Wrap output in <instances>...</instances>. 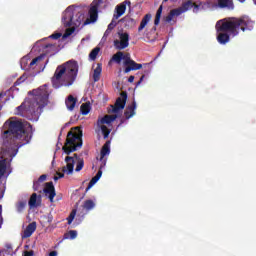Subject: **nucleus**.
<instances>
[{"label":"nucleus","mask_w":256,"mask_h":256,"mask_svg":"<svg viewBox=\"0 0 256 256\" xmlns=\"http://www.w3.org/2000/svg\"><path fill=\"white\" fill-rule=\"evenodd\" d=\"M65 161H66L67 165L62 168V171H63V173H67V175H71V173H73V169L75 167V159L71 156H67L65 158Z\"/></svg>","instance_id":"14"},{"label":"nucleus","mask_w":256,"mask_h":256,"mask_svg":"<svg viewBox=\"0 0 256 256\" xmlns=\"http://www.w3.org/2000/svg\"><path fill=\"white\" fill-rule=\"evenodd\" d=\"M193 13H199V5L198 4H196V3H193Z\"/></svg>","instance_id":"49"},{"label":"nucleus","mask_w":256,"mask_h":256,"mask_svg":"<svg viewBox=\"0 0 256 256\" xmlns=\"http://www.w3.org/2000/svg\"><path fill=\"white\" fill-rule=\"evenodd\" d=\"M124 67V73H131V71H139V69H143V65L135 62L134 60L130 61Z\"/></svg>","instance_id":"15"},{"label":"nucleus","mask_w":256,"mask_h":256,"mask_svg":"<svg viewBox=\"0 0 256 256\" xmlns=\"http://www.w3.org/2000/svg\"><path fill=\"white\" fill-rule=\"evenodd\" d=\"M145 79V75H142L141 78H140V82L143 83V80Z\"/></svg>","instance_id":"57"},{"label":"nucleus","mask_w":256,"mask_h":256,"mask_svg":"<svg viewBox=\"0 0 256 256\" xmlns=\"http://www.w3.org/2000/svg\"><path fill=\"white\" fill-rule=\"evenodd\" d=\"M25 207H27V200H20L16 203V211L17 213H23L25 211Z\"/></svg>","instance_id":"25"},{"label":"nucleus","mask_w":256,"mask_h":256,"mask_svg":"<svg viewBox=\"0 0 256 256\" xmlns=\"http://www.w3.org/2000/svg\"><path fill=\"white\" fill-rule=\"evenodd\" d=\"M75 215H77V210H72L69 216L67 217L68 225H71L73 223V220L75 219Z\"/></svg>","instance_id":"37"},{"label":"nucleus","mask_w":256,"mask_h":256,"mask_svg":"<svg viewBox=\"0 0 256 256\" xmlns=\"http://www.w3.org/2000/svg\"><path fill=\"white\" fill-rule=\"evenodd\" d=\"M37 181H39V183H43L44 181H47V175H45V174L41 175V176L38 178Z\"/></svg>","instance_id":"47"},{"label":"nucleus","mask_w":256,"mask_h":256,"mask_svg":"<svg viewBox=\"0 0 256 256\" xmlns=\"http://www.w3.org/2000/svg\"><path fill=\"white\" fill-rule=\"evenodd\" d=\"M118 35L120 40H114V47L115 49H118V51H123V49L129 47V33L119 32Z\"/></svg>","instance_id":"9"},{"label":"nucleus","mask_w":256,"mask_h":256,"mask_svg":"<svg viewBox=\"0 0 256 256\" xmlns=\"http://www.w3.org/2000/svg\"><path fill=\"white\" fill-rule=\"evenodd\" d=\"M104 0H99V3H103Z\"/></svg>","instance_id":"61"},{"label":"nucleus","mask_w":256,"mask_h":256,"mask_svg":"<svg viewBox=\"0 0 256 256\" xmlns=\"http://www.w3.org/2000/svg\"><path fill=\"white\" fill-rule=\"evenodd\" d=\"M102 71H103V67H102L101 63H98L97 67L94 69V73H93L94 83H97V81H99V79H101Z\"/></svg>","instance_id":"22"},{"label":"nucleus","mask_w":256,"mask_h":256,"mask_svg":"<svg viewBox=\"0 0 256 256\" xmlns=\"http://www.w3.org/2000/svg\"><path fill=\"white\" fill-rule=\"evenodd\" d=\"M255 22H253L249 17L242 16L240 18H228V20L219 24H216V30L218 32L217 41L220 45H227L230 40V36L227 33H230L232 37H237L240 31H253Z\"/></svg>","instance_id":"2"},{"label":"nucleus","mask_w":256,"mask_h":256,"mask_svg":"<svg viewBox=\"0 0 256 256\" xmlns=\"http://www.w3.org/2000/svg\"><path fill=\"white\" fill-rule=\"evenodd\" d=\"M35 231H37V223L32 222L24 230V233L22 236L23 239H29V237H31V235H33L35 233Z\"/></svg>","instance_id":"16"},{"label":"nucleus","mask_w":256,"mask_h":256,"mask_svg":"<svg viewBox=\"0 0 256 256\" xmlns=\"http://www.w3.org/2000/svg\"><path fill=\"white\" fill-rule=\"evenodd\" d=\"M64 239H77V230H70L64 234Z\"/></svg>","instance_id":"34"},{"label":"nucleus","mask_w":256,"mask_h":256,"mask_svg":"<svg viewBox=\"0 0 256 256\" xmlns=\"http://www.w3.org/2000/svg\"><path fill=\"white\" fill-rule=\"evenodd\" d=\"M122 60H123L124 66L129 65V62L133 61V59H131V54H129V53L125 54L123 52H122Z\"/></svg>","instance_id":"35"},{"label":"nucleus","mask_w":256,"mask_h":256,"mask_svg":"<svg viewBox=\"0 0 256 256\" xmlns=\"http://www.w3.org/2000/svg\"><path fill=\"white\" fill-rule=\"evenodd\" d=\"M239 3H245L246 0H238Z\"/></svg>","instance_id":"58"},{"label":"nucleus","mask_w":256,"mask_h":256,"mask_svg":"<svg viewBox=\"0 0 256 256\" xmlns=\"http://www.w3.org/2000/svg\"><path fill=\"white\" fill-rule=\"evenodd\" d=\"M47 221H48V223H53V215L52 214L48 215Z\"/></svg>","instance_id":"51"},{"label":"nucleus","mask_w":256,"mask_h":256,"mask_svg":"<svg viewBox=\"0 0 256 256\" xmlns=\"http://www.w3.org/2000/svg\"><path fill=\"white\" fill-rule=\"evenodd\" d=\"M127 5L131 6L130 0H125L116 6V14H114V19H119L122 15H125V11H127Z\"/></svg>","instance_id":"12"},{"label":"nucleus","mask_w":256,"mask_h":256,"mask_svg":"<svg viewBox=\"0 0 256 256\" xmlns=\"http://www.w3.org/2000/svg\"><path fill=\"white\" fill-rule=\"evenodd\" d=\"M4 191L0 188V199H3Z\"/></svg>","instance_id":"56"},{"label":"nucleus","mask_w":256,"mask_h":256,"mask_svg":"<svg viewBox=\"0 0 256 256\" xmlns=\"http://www.w3.org/2000/svg\"><path fill=\"white\" fill-rule=\"evenodd\" d=\"M2 253L6 255H15V251H13V245L10 243L5 244V248L2 250Z\"/></svg>","instance_id":"32"},{"label":"nucleus","mask_w":256,"mask_h":256,"mask_svg":"<svg viewBox=\"0 0 256 256\" xmlns=\"http://www.w3.org/2000/svg\"><path fill=\"white\" fill-rule=\"evenodd\" d=\"M2 151L0 152V179L7 171V165H11L13 157L19 153V147L27 145L31 141L29 132L21 121H11L8 130L2 134Z\"/></svg>","instance_id":"1"},{"label":"nucleus","mask_w":256,"mask_h":256,"mask_svg":"<svg viewBox=\"0 0 256 256\" xmlns=\"http://www.w3.org/2000/svg\"><path fill=\"white\" fill-rule=\"evenodd\" d=\"M81 147H83V130L80 127H74L68 132L62 150L66 155H71V153H75Z\"/></svg>","instance_id":"5"},{"label":"nucleus","mask_w":256,"mask_h":256,"mask_svg":"<svg viewBox=\"0 0 256 256\" xmlns=\"http://www.w3.org/2000/svg\"><path fill=\"white\" fill-rule=\"evenodd\" d=\"M98 127L101 129L104 139H108L111 134V129L107 128L104 124L98 125Z\"/></svg>","instance_id":"28"},{"label":"nucleus","mask_w":256,"mask_h":256,"mask_svg":"<svg viewBox=\"0 0 256 256\" xmlns=\"http://www.w3.org/2000/svg\"><path fill=\"white\" fill-rule=\"evenodd\" d=\"M90 111H91V103L86 102L80 106V112L82 115H89Z\"/></svg>","instance_id":"24"},{"label":"nucleus","mask_w":256,"mask_h":256,"mask_svg":"<svg viewBox=\"0 0 256 256\" xmlns=\"http://www.w3.org/2000/svg\"><path fill=\"white\" fill-rule=\"evenodd\" d=\"M30 94L34 95V99L26 101L17 107V110L20 111V113H18L19 115H23L21 113L24 112L33 115L49 103V90L47 89V84L32 90Z\"/></svg>","instance_id":"4"},{"label":"nucleus","mask_w":256,"mask_h":256,"mask_svg":"<svg viewBox=\"0 0 256 256\" xmlns=\"http://www.w3.org/2000/svg\"><path fill=\"white\" fill-rule=\"evenodd\" d=\"M27 79V77L25 76H21L19 79H17V81L14 83V85H21V83H23L25 80Z\"/></svg>","instance_id":"42"},{"label":"nucleus","mask_w":256,"mask_h":256,"mask_svg":"<svg viewBox=\"0 0 256 256\" xmlns=\"http://www.w3.org/2000/svg\"><path fill=\"white\" fill-rule=\"evenodd\" d=\"M43 52L45 53V55L53 57V55L57 53V46L55 44H47L44 46Z\"/></svg>","instance_id":"21"},{"label":"nucleus","mask_w":256,"mask_h":256,"mask_svg":"<svg viewBox=\"0 0 256 256\" xmlns=\"http://www.w3.org/2000/svg\"><path fill=\"white\" fill-rule=\"evenodd\" d=\"M28 205L30 209H33V207H37V193H33L28 201Z\"/></svg>","instance_id":"31"},{"label":"nucleus","mask_w":256,"mask_h":256,"mask_svg":"<svg viewBox=\"0 0 256 256\" xmlns=\"http://www.w3.org/2000/svg\"><path fill=\"white\" fill-rule=\"evenodd\" d=\"M111 31L112 30H109V28H107V30L104 33V37H109V35H111Z\"/></svg>","instance_id":"52"},{"label":"nucleus","mask_w":256,"mask_h":256,"mask_svg":"<svg viewBox=\"0 0 256 256\" xmlns=\"http://www.w3.org/2000/svg\"><path fill=\"white\" fill-rule=\"evenodd\" d=\"M99 51H101V48L95 47L89 54V59L91 61H95L97 59V55H99Z\"/></svg>","instance_id":"33"},{"label":"nucleus","mask_w":256,"mask_h":256,"mask_svg":"<svg viewBox=\"0 0 256 256\" xmlns=\"http://www.w3.org/2000/svg\"><path fill=\"white\" fill-rule=\"evenodd\" d=\"M41 59H43V56H38V57L34 58L30 62L29 66H28V69H31V67H33V65H37L38 61H41Z\"/></svg>","instance_id":"39"},{"label":"nucleus","mask_w":256,"mask_h":256,"mask_svg":"<svg viewBox=\"0 0 256 256\" xmlns=\"http://www.w3.org/2000/svg\"><path fill=\"white\" fill-rule=\"evenodd\" d=\"M27 64V59L26 58H22L20 60V65L22 67V69H27V66H25Z\"/></svg>","instance_id":"45"},{"label":"nucleus","mask_w":256,"mask_h":256,"mask_svg":"<svg viewBox=\"0 0 256 256\" xmlns=\"http://www.w3.org/2000/svg\"><path fill=\"white\" fill-rule=\"evenodd\" d=\"M117 119V115H105L104 117L97 120V125H110V123H113Z\"/></svg>","instance_id":"17"},{"label":"nucleus","mask_w":256,"mask_h":256,"mask_svg":"<svg viewBox=\"0 0 256 256\" xmlns=\"http://www.w3.org/2000/svg\"><path fill=\"white\" fill-rule=\"evenodd\" d=\"M189 9H193V1L191 0L182 3V7L170 10L169 14L164 17V21L166 23H171L173 21V17H179V15H183V13H186Z\"/></svg>","instance_id":"7"},{"label":"nucleus","mask_w":256,"mask_h":256,"mask_svg":"<svg viewBox=\"0 0 256 256\" xmlns=\"http://www.w3.org/2000/svg\"><path fill=\"white\" fill-rule=\"evenodd\" d=\"M2 213H3V209H2V206H0V229L3 225V215H2Z\"/></svg>","instance_id":"50"},{"label":"nucleus","mask_w":256,"mask_h":256,"mask_svg":"<svg viewBox=\"0 0 256 256\" xmlns=\"http://www.w3.org/2000/svg\"><path fill=\"white\" fill-rule=\"evenodd\" d=\"M103 175V171L99 170L97 172V174L95 175V177H97L98 179H101V176Z\"/></svg>","instance_id":"54"},{"label":"nucleus","mask_w":256,"mask_h":256,"mask_svg":"<svg viewBox=\"0 0 256 256\" xmlns=\"http://www.w3.org/2000/svg\"><path fill=\"white\" fill-rule=\"evenodd\" d=\"M97 181H99V179H98L96 176H94V177L90 180V182H89V184H88V186H87V188H86V192L89 191V189H91V187H93V185H95V183H97Z\"/></svg>","instance_id":"38"},{"label":"nucleus","mask_w":256,"mask_h":256,"mask_svg":"<svg viewBox=\"0 0 256 256\" xmlns=\"http://www.w3.org/2000/svg\"><path fill=\"white\" fill-rule=\"evenodd\" d=\"M99 5H103V2H99V0L93 1V6L89 9V18L84 21V25H90V23H95L99 17Z\"/></svg>","instance_id":"8"},{"label":"nucleus","mask_w":256,"mask_h":256,"mask_svg":"<svg viewBox=\"0 0 256 256\" xmlns=\"http://www.w3.org/2000/svg\"><path fill=\"white\" fill-rule=\"evenodd\" d=\"M85 166V161L83 160V158H80L76 164V168L75 171L77 173H79V171H81L83 169V167Z\"/></svg>","instance_id":"36"},{"label":"nucleus","mask_w":256,"mask_h":256,"mask_svg":"<svg viewBox=\"0 0 256 256\" xmlns=\"http://www.w3.org/2000/svg\"><path fill=\"white\" fill-rule=\"evenodd\" d=\"M125 103H127V92H121L120 97L117 98L114 106H112V113H118L125 109Z\"/></svg>","instance_id":"10"},{"label":"nucleus","mask_w":256,"mask_h":256,"mask_svg":"<svg viewBox=\"0 0 256 256\" xmlns=\"http://www.w3.org/2000/svg\"><path fill=\"white\" fill-rule=\"evenodd\" d=\"M1 97H3V93H0V99H1Z\"/></svg>","instance_id":"60"},{"label":"nucleus","mask_w":256,"mask_h":256,"mask_svg":"<svg viewBox=\"0 0 256 256\" xmlns=\"http://www.w3.org/2000/svg\"><path fill=\"white\" fill-rule=\"evenodd\" d=\"M83 209H85L86 211H91V210L95 209V202L93 200L84 201Z\"/></svg>","instance_id":"29"},{"label":"nucleus","mask_w":256,"mask_h":256,"mask_svg":"<svg viewBox=\"0 0 256 256\" xmlns=\"http://www.w3.org/2000/svg\"><path fill=\"white\" fill-rule=\"evenodd\" d=\"M120 21L121 23H125L126 27H131V25H135V19L131 18L130 16H125Z\"/></svg>","instance_id":"30"},{"label":"nucleus","mask_w":256,"mask_h":256,"mask_svg":"<svg viewBox=\"0 0 256 256\" xmlns=\"http://www.w3.org/2000/svg\"><path fill=\"white\" fill-rule=\"evenodd\" d=\"M50 39H55V40L61 39V33L58 32L50 35Z\"/></svg>","instance_id":"46"},{"label":"nucleus","mask_w":256,"mask_h":256,"mask_svg":"<svg viewBox=\"0 0 256 256\" xmlns=\"http://www.w3.org/2000/svg\"><path fill=\"white\" fill-rule=\"evenodd\" d=\"M135 109H137V102L133 101L132 104L129 105L124 112L125 118L131 119V117L135 115Z\"/></svg>","instance_id":"19"},{"label":"nucleus","mask_w":256,"mask_h":256,"mask_svg":"<svg viewBox=\"0 0 256 256\" xmlns=\"http://www.w3.org/2000/svg\"><path fill=\"white\" fill-rule=\"evenodd\" d=\"M23 256H35V252L33 250L24 251Z\"/></svg>","instance_id":"48"},{"label":"nucleus","mask_w":256,"mask_h":256,"mask_svg":"<svg viewBox=\"0 0 256 256\" xmlns=\"http://www.w3.org/2000/svg\"><path fill=\"white\" fill-rule=\"evenodd\" d=\"M75 32V28H68L65 33V37H69L70 35H73Z\"/></svg>","instance_id":"43"},{"label":"nucleus","mask_w":256,"mask_h":256,"mask_svg":"<svg viewBox=\"0 0 256 256\" xmlns=\"http://www.w3.org/2000/svg\"><path fill=\"white\" fill-rule=\"evenodd\" d=\"M43 191L45 196L48 197L50 203H54L55 195H57V193L55 192L53 182L46 183Z\"/></svg>","instance_id":"11"},{"label":"nucleus","mask_w":256,"mask_h":256,"mask_svg":"<svg viewBox=\"0 0 256 256\" xmlns=\"http://www.w3.org/2000/svg\"><path fill=\"white\" fill-rule=\"evenodd\" d=\"M40 187H41V182H39L38 180L33 182L34 191H39Z\"/></svg>","instance_id":"40"},{"label":"nucleus","mask_w":256,"mask_h":256,"mask_svg":"<svg viewBox=\"0 0 256 256\" xmlns=\"http://www.w3.org/2000/svg\"><path fill=\"white\" fill-rule=\"evenodd\" d=\"M49 256H57V251H52L49 253Z\"/></svg>","instance_id":"55"},{"label":"nucleus","mask_w":256,"mask_h":256,"mask_svg":"<svg viewBox=\"0 0 256 256\" xmlns=\"http://www.w3.org/2000/svg\"><path fill=\"white\" fill-rule=\"evenodd\" d=\"M141 83H142L141 80H139V81L137 82V85H141Z\"/></svg>","instance_id":"59"},{"label":"nucleus","mask_w":256,"mask_h":256,"mask_svg":"<svg viewBox=\"0 0 256 256\" xmlns=\"http://www.w3.org/2000/svg\"><path fill=\"white\" fill-rule=\"evenodd\" d=\"M214 7L218 9H235V4H233V0H217Z\"/></svg>","instance_id":"13"},{"label":"nucleus","mask_w":256,"mask_h":256,"mask_svg":"<svg viewBox=\"0 0 256 256\" xmlns=\"http://www.w3.org/2000/svg\"><path fill=\"white\" fill-rule=\"evenodd\" d=\"M65 105L68 111H73V109H75V105H77V98L73 95H69L65 100Z\"/></svg>","instance_id":"20"},{"label":"nucleus","mask_w":256,"mask_h":256,"mask_svg":"<svg viewBox=\"0 0 256 256\" xmlns=\"http://www.w3.org/2000/svg\"><path fill=\"white\" fill-rule=\"evenodd\" d=\"M85 20V14L83 12H79L75 7L69 6L63 13L62 23L64 27H80L81 23Z\"/></svg>","instance_id":"6"},{"label":"nucleus","mask_w":256,"mask_h":256,"mask_svg":"<svg viewBox=\"0 0 256 256\" xmlns=\"http://www.w3.org/2000/svg\"><path fill=\"white\" fill-rule=\"evenodd\" d=\"M77 73H79V64L75 60H70L57 66L51 78L52 87L54 89L71 87L75 83V79H77Z\"/></svg>","instance_id":"3"},{"label":"nucleus","mask_w":256,"mask_h":256,"mask_svg":"<svg viewBox=\"0 0 256 256\" xmlns=\"http://www.w3.org/2000/svg\"><path fill=\"white\" fill-rule=\"evenodd\" d=\"M56 175L58 176L54 177V181H58L59 179H63V177H65V174L61 172H57Z\"/></svg>","instance_id":"44"},{"label":"nucleus","mask_w":256,"mask_h":256,"mask_svg":"<svg viewBox=\"0 0 256 256\" xmlns=\"http://www.w3.org/2000/svg\"><path fill=\"white\" fill-rule=\"evenodd\" d=\"M151 14H146L143 18H142V20H141V22H140V26L138 27V32L139 33H141V31L145 28V27H147V24L149 23V21H151Z\"/></svg>","instance_id":"23"},{"label":"nucleus","mask_w":256,"mask_h":256,"mask_svg":"<svg viewBox=\"0 0 256 256\" xmlns=\"http://www.w3.org/2000/svg\"><path fill=\"white\" fill-rule=\"evenodd\" d=\"M163 14V5H160L157 12H156V16L154 19V25H159V23L161 22V15Z\"/></svg>","instance_id":"27"},{"label":"nucleus","mask_w":256,"mask_h":256,"mask_svg":"<svg viewBox=\"0 0 256 256\" xmlns=\"http://www.w3.org/2000/svg\"><path fill=\"white\" fill-rule=\"evenodd\" d=\"M135 81V76L131 75L128 78V83H133Z\"/></svg>","instance_id":"53"},{"label":"nucleus","mask_w":256,"mask_h":256,"mask_svg":"<svg viewBox=\"0 0 256 256\" xmlns=\"http://www.w3.org/2000/svg\"><path fill=\"white\" fill-rule=\"evenodd\" d=\"M254 5H256V0H253Z\"/></svg>","instance_id":"62"},{"label":"nucleus","mask_w":256,"mask_h":256,"mask_svg":"<svg viewBox=\"0 0 256 256\" xmlns=\"http://www.w3.org/2000/svg\"><path fill=\"white\" fill-rule=\"evenodd\" d=\"M74 157H76V158H77V154H74Z\"/></svg>","instance_id":"63"},{"label":"nucleus","mask_w":256,"mask_h":256,"mask_svg":"<svg viewBox=\"0 0 256 256\" xmlns=\"http://www.w3.org/2000/svg\"><path fill=\"white\" fill-rule=\"evenodd\" d=\"M111 153V141H106V143L102 146V149L100 151V161H103L105 159L106 155H109Z\"/></svg>","instance_id":"18"},{"label":"nucleus","mask_w":256,"mask_h":256,"mask_svg":"<svg viewBox=\"0 0 256 256\" xmlns=\"http://www.w3.org/2000/svg\"><path fill=\"white\" fill-rule=\"evenodd\" d=\"M111 61H114V63H117V65H121V61H123V52L118 51L112 56Z\"/></svg>","instance_id":"26"},{"label":"nucleus","mask_w":256,"mask_h":256,"mask_svg":"<svg viewBox=\"0 0 256 256\" xmlns=\"http://www.w3.org/2000/svg\"><path fill=\"white\" fill-rule=\"evenodd\" d=\"M115 27H117V22L112 20L111 23L108 25V29H109V31H113L115 29Z\"/></svg>","instance_id":"41"}]
</instances>
